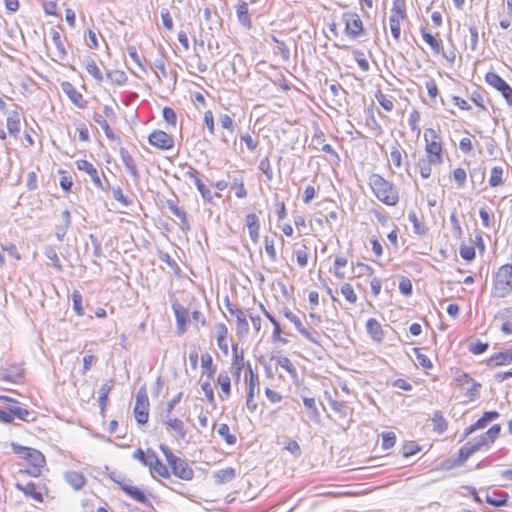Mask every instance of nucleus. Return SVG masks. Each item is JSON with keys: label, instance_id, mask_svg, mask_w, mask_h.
<instances>
[{"label": "nucleus", "instance_id": "obj_13", "mask_svg": "<svg viewBox=\"0 0 512 512\" xmlns=\"http://www.w3.org/2000/svg\"><path fill=\"white\" fill-rule=\"evenodd\" d=\"M484 80L487 85L501 93L507 105L512 107V87L495 71H488Z\"/></svg>", "mask_w": 512, "mask_h": 512}, {"label": "nucleus", "instance_id": "obj_31", "mask_svg": "<svg viewBox=\"0 0 512 512\" xmlns=\"http://www.w3.org/2000/svg\"><path fill=\"white\" fill-rule=\"evenodd\" d=\"M499 417V413L497 411H486L483 415L473 424L465 428L464 436H468L475 432L476 430L482 429L486 427L488 422H491Z\"/></svg>", "mask_w": 512, "mask_h": 512}, {"label": "nucleus", "instance_id": "obj_36", "mask_svg": "<svg viewBox=\"0 0 512 512\" xmlns=\"http://www.w3.org/2000/svg\"><path fill=\"white\" fill-rule=\"evenodd\" d=\"M340 294L351 306H355L359 300L355 287L350 282H342L340 285Z\"/></svg>", "mask_w": 512, "mask_h": 512}, {"label": "nucleus", "instance_id": "obj_55", "mask_svg": "<svg viewBox=\"0 0 512 512\" xmlns=\"http://www.w3.org/2000/svg\"><path fill=\"white\" fill-rule=\"evenodd\" d=\"M420 121H421V113L417 109H412L408 116V125L412 132H416L420 134Z\"/></svg>", "mask_w": 512, "mask_h": 512}, {"label": "nucleus", "instance_id": "obj_9", "mask_svg": "<svg viewBox=\"0 0 512 512\" xmlns=\"http://www.w3.org/2000/svg\"><path fill=\"white\" fill-rule=\"evenodd\" d=\"M512 293V264L501 265L494 274L492 297L504 298Z\"/></svg>", "mask_w": 512, "mask_h": 512}, {"label": "nucleus", "instance_id": "obj_28", "mask_svg": "<svg viewBox=\"0 0 512 512\" xmlns=\"http://www.w3.org/2000/svg\"><path fill=\"white\" fill-rule=\"evenodd\" d=\"M61 89L76 107L81 109L86 108L87 101L72 83L67 81L62 82Z\"/></svg>", "mask_w": 512, "mask_h": 512}, {"label": "nucleus", "instance_id": "obj_25", "mask_svg": "<svg viewBox=\"0 0 512 512\" xmlns=\"http://www.w3.org/2000/svg\"><path fill=\"white\" fill-rule=\"evenodd\" d=\"M166 206L170 212L179 220V225L182 231L190 230V223L186 211L178 205L177 199L166 200Z\"/></svg>", "mask_w": 512, "mask_h": 512}, {"label": "nucleus", "instance_id": "obj_41", "mask_svg": "<svg viewBox=\"0 0 512 512\" xmlns=\"http://www.w3.org/2000/svg\"><path fill=\"white\" fill-rule=\"evenodd\" d=\"M167 430L173 432L177 437L183 438L186 435L184 423L179 418H169L165 421Z\"/></svg>", "mask_w": 512, "mask_h": 512}, {"label": "nucleus", "instance_id": "obj_39", "mask_svg": "<svg viewBox=\"0 0 512 512\" xmlns=\"http://www.w3.org/2000/svg\"><path fill=\"white\" fill-rule=\"evenodd\" d=\"M509 500V495L501 491H493L487 493L485 496V502L494 507L506 506Z\"/></svg>", "mask_w": 512, "mask_h": 512}, {"label": "nucleus", "instance_id": "obj_16", "mask_svg": "<svg viewBox=\"0 0 512 512\" xmlns=\"http://www.w3.org/2000/svg\"><path fill=\"white\" fill-rule=\"evenodd\" d=\"M15 487L26 497L31 498L38 503H43L45 497L49 498V489L46 485H43L41 488H39L36 483L28 481L26 483H16Z\"/></svg>", "mask_w": 512, "mask_h": 512}, {"label": "nucleus", "instance_id": "obj_43", "mask_svg": "<svg viewBox=\"0 0 512 512\" xmlns=\"http://www.w3.org/2000/svg\"><path fill=\"white\" fill-rule=\"evenodd\" d=\"M120 158L127 171L134 177L138 176L137 164L133 156L125 149L120 150Z\"/></svg>", "mask_w": 512, "mask_h": 512}, {"label": "nucleus", "instance_id": "obj_57", "mask_svg": "<svg viewBox=\"0 0 512 512\" xmlns=\"http://www.w3.org/2000/svg\"><path fill=\"white\" fill-rule=\"evenodd\" d=\"M413 352L416 356V359L418 361V364L420 367H422L425 370H430L433 368V363L428 355L422 352V350L418 347H415L413 349Z\"/></svg>", "mask_w": 512, "mask_h": 512}, {"label": "nucleus", "instance_id": "obj_52", "mask_svg": "<svg viewBox=\"0 0 512 512\" xmlns=\"http://www.w3.org/2000/svg\"><path fill=\"white\" fill-rule=\"evenodd\" d=\"M503 175H504V170L502 167H500V166L493 167L490 171L489 185L491 187H499V186L503 185V183H504Z\"/></svg>", "mask_w": 512, "mask_h": 512}, {"label": "nucleus", "instance_id": "obj_44", "mask_svg": "<svg viewBox=\"0 0 512 512\" xmlns=\"http://www.w3.org/2000/svg\"><path fill=\"white\" fill-rule=\"evenodd\" d=\"M499 318L502 322L501 330L504 334H512V307L504 308L499 312Z\"/></svg>", "mask_w": 512, "mask_h": 512}, {"label": "nucleus", "instance_id": "obj_38", "mask_svg": "<svg viewBox=\"0 0 512 512\" xmlns=\"http://www.w3.org/2000/svg\"><path fill=\"white\" fill-rule=\"evenodd\" d=\"M105 77L110 86H122L128 80L125 71L120 69H112L107 71Z\"/></svg>", "mask_w": 512, "mask_h": 512}, {"label": "nucleus", "instance_id": "obj_29", "mask_svg": "<svg viewBox=\"0 0 512 512\" xmlns=\"http://www.w3.org/2000/svg\"><path fill=\"white\" fill-rule=\"evenodd\" d=\"M239 472V469L225 467L217 470L213 474V479L217 485H228L236 479V477L239 475Z\"/></svg>", "mask_w": 512, "mask_h": 512}, {"label": "nucleus", "instance_id": "obj_49", "mask_svg": "<svg viewBox=\"0 0 512 512\" xmlns=\"http://www.w3.org/2000/svg\"><path fill=\"white\" fill-rule=\"evenodd\" d=\"M375 98L386 112H391L394 109V98L384 94L382 90L378 89L375 92Z\"/></svg>", "mask_w": 512, "mask_h": 512}, {"label": "nucleus", "instance_id": "obj_11", "mask_svg": "<svg viewBox=\"0 0 512 512\" xmlns=\"http://www.w3.org/2000/svg\"><path fill=\"white\" fill-rule=\"evenodd\" d=\"M50 35L52 46L48 47L49 55L53 61L62 62L67 57V39L65 35L62 34L61 27L59 26L51 28Z\"/></svg>", "mask_w": 512, "mask_h": 512}, {"label": "nucleus", "instance_id": "obj_12", "mask_svg": "<svg viewBox=\"0 0 512 512\" xmlns=\"http://www.w3.org/2000/svg\"><path fill=\"white\" fill-rule=\"evenodd\" d=\"M75 164L79 171H82L90 176L93 185L97 189H100L102 191L108 190L109 184L105 174L102 171L99 172L98 169L93 165V163L86 159H78L75 162Z\"/></svg>", "mask_w": 512, "mask_h": 512}, {"label": "nucleus", "instance_id": "obj_26", "mask_svg": "<svg viewBox=\"0 0 512 512\" xmlns=\"http://www.w3.org/2000/svg\"><path fill=\"white\" fill-rule=\"evenodd\" d=\"M291 323L294 324L296 330L306 340H308L309 342H311L313 344H317V345L320 344L321 336H322L323 332L317 331V330L312 329V328L305 327L304 324L302 323V321L300 320V318L298 316H296L291 321Z\"/></svg>", "mask_w": 512, "mask_h": 512}, {"label": "nucleus", "instance_id": "obj_59", "mask_svg": "<svg viewBox=\"0 0 512 512\" xmlns=\"http://www.w3.org/2000/svg\"><path fill=\"white\" fill-rule=\"evenodd\" d=\"M236 12L239 21L247 26H250L249 7L244 1L240 2L236 7Z\"/></svg>", "mask_w": 512, "mask_h": 512}, {"label": "nucleus", "instance_id": "obj_35", "mask_svg": "<svg viewBox=\"0 0 512 512\" xmlns=\"http://www.w3.org/2000/svg\"><path fill=\"white\" fill-rule=\"evenodd\" d=\"M216 383L219 385L221 389L219 398L221 400H227L231 396V379L228 373H219L216 379Z\"/></svg>", "mask_w": 512, "mask_h": 512}, {"label": "nucleus", "instance_id": "obj_58", "mask_svg": "<svg viewBox=\"0 0 512 512\" xmlns=\"http://www.w3.org/2000/svg\"><path fill=\"white\" fill-rule=\"evenodd\" d=\"M382 442L381 447L383 450H391L397 441L396 434L393 431H386L381 434Z\"/></svg>", "mask_w": 512, "mask_h": 512}, {"label": "nucleus", "instance_id": "obj_46", "mask_svg": "<svg viewBox=\"0 0 512 512\" xmlns=\"http://www.w3.org/2000/svg\"><path fill=\"white\" fill-rule=\"evenodd\" d=\"M85 69L87 73L97 82L102 83L104 75L102 73L100 65L93 59L86 62Z\"/></svg>", "mask_w": 512, "mask_h": 512}, {"label": "nucleus", "instance_id": "obj_15", "mask_svg": "<svg viewBox=\"0 0 512 512\" xmlns=\"http://www.w3.org/2000/svg\"><path fill=\"white\" fill-rule=\"evenodd\" d=\"M350 266L352 268L356 266L361 270V273L358 276L364 275L368 278V283L371 288V294L374 298H377L382 291V280L381 278L376 276L374 268L364 262H352Z\"/></svg>", "mask_w": 512, "mask_h": 512}, {"label": "nucleus", "instance_id": "obj_45", "mask_svg": "<svg viewBox=\"0 0 512 512\" xmlns=\"http://www.w3.org/2000/svg\"><path fill=\"white\" fill-rule=\"evenodd\" d=\"M65 479L69 485H71L74 489L79 490L84 487L86 484V479L81 472L78 471H69L65 475Z\"/></svg>", "mask_w": 512, "mask_h": 512}, {"label": "nucleus", "instance_id": "obj_37", "mask_svg": "<svg viewBox=\"0 0 512 512\" xmlns=\"http://www.w3.org/2000/svg\"><path fill=\"white\" fill-rule=\"evenodd\" d=\"M217 434L228 446H233L237 443L238 437L235 433V429H231L226 423H221L218 425Z\"/></svg>", "mask_w": 512, "mask_h": 512}, {"label": "nucleus", "instance_id": "obj_1", "mask_svg": "<svg viewBox=\"0 0 512 512\" xmlns=\"http://www.w3.org/2000/svg\"><path fill=\"white\" fill-rule=\"evenodd\" d=\"M424 156L417 162L420 176L428 179L433 174V167L441 166L447 156L445 142L439 126L426 127L422 133Z\"/></svg>", "mask_w": 512, "mask_h": 512}, {"label": "nucleus", "instance_id": "obj_63", "mask_svg": "<svg viewBox=\"0 0 512 512\" xmlns=\"http://www.w3.org/2000/svg\"><path fill=\"white\" fill-rule=\"evenodd\" d=\"M421 451V446L415 441H407L402 446V455L409 458Z\"/></svg>", "mask_w": 512, "mask_h": 512}, {"label": "nucleus", "instance_id": "obj_60", "mask_svg": "<svg viewBox=\"0 0 512 512\" xmlns=\"http://www.w3.org/2000/svg\"><path fill=\"white\" fill-rule=\"evenodd\" d=\"M127 52L134 63L141 69L145 70V58L138 52V49L134 45L127 46Z\"/></svg>", "mask_w": 512, "mask_h": 512}, {"label": "nucleus", "instance_id": "obj_22", "mask_svg": "<svg viewBox=\"0 0 512 512\" xmlns=\"http://www.w3.org/2000/svg\"><path fill=\"white\" fill-rule=\"evenodd\" d=\"M365 330H366V333L368 334V336L370 337V339L374 343H376V344L383 343L385 336H386V332H385L383 325L381 324V322L379 320H377L376 318L367 319V321L365 323Z\"/></svg>", "mask_w": 512, "mask_h": 512}, {"label": "nucleus", "instance_id": "obj_34", "mask_svg": "<svg viewBox=\"0 0 512 512\" xmlns=\"http://www.w3.org/2000/svg\"><path fill=\"white\" fill-rule=\"evenodd\" d=\"M24 377V369L18 364L11 365L2 374V379L11 383H21Z\"/></svg>", "mask_w": 512, "mask_h": 512}, {"label": "nucleus", "instance_id": "obj_40", "mask_svg": "<svg viewBox=\"0 0 512 512\" xmlns=\"http://www.w3.org/2000/svg\"><path fill=\"white\" fill-rule=\"evenodd\" d=\"M432 429L437 434H443L448 429V421L441 411H435L431 418Z\"/></svg>", "mask_w": 512, "mask_h": 512}, {"label": "nucleus", "instance_id": "obj_30", "mask_svg": "<svg viewBox=\"0 0 512 512\" xmlns=\"http://www.w3.org/2000/svg\"><path fill=\"white\" fill-rule=\"evenodd\" d=\"M261 310L263 311L264 316L270 321L273 326L272 332V341L274 343L287 344L288 339L282 336V328L280 322L265 309L263 304H260Z\"/></svg>", "mask_w": 512, "mask_h": 512}, {"label": "nucleus", "instance_id": "obj_10", "mask_svg": "<svg viewBox=\"0 0 512 512\" xmlns=\"http://www.w3.org/2000/svg\"><path fill=\"white\" fill-rule=\"evenodd\" d=\"M150 415V400L147 393L146 387H141L138 389L135 396V404L133 407V416L135 418L136 423L139 426H144L149 421Z\"/></svg>", "mask_w": 512, "mask_h": 512}, {"label": "nucleus", "instance_id": "obj_53", "mask_svg": "<svg viewBox=\"0 0 512 512\" xmlns=\"http://www.w3.org/2000/svg\"><path fill=\"white\" fill-rule=\"evenodd\" d=\"M369 245L376 259H379L384 255V246L379 235H372L369 238Z\"/></svg>", "mask_w": 512, "mask_h": 512}, {"label": "nucleus", "instance_id": "obj_23", "mask_svg": "<svg viewBox=\"0 0 512 512\" xmlns=\"http://www.w3.org/2000/svg\"><path fill=\"white\" fill-rule=\"evenodd\" d=\"M244 224L248 230L249 237L254 244L260 240L261 222L260 217L255 212H249L244 217Z\"/></svg>", "mask_w": 512, "mask_h": 512}, {"label": "nucleus", "instance_id": "obj_51", "mask_svg": "<svg viewBox=\"0 0 512 512\" xmlns=\"http://www.w3.org/2000/svg\"><path fill=\"white\" fill-rule=\"evenodd\" d=\"M260 392V378L257 372L250 369L248 378L247 394L258 395Z\"/></svg>", "mask_w": 512, "mask_h": 512}, {"label": "nucleus", "instance_id": "obj_20", "mask_svg": "<svg viewBox=\"0 0 512 512\" xmlns=\"http://www.w3.org/2000/svg\"><path fill=\"white\" fill-rule=\"evenodd\" d=\"M231 364L232 375L236 379L240 377V374L244 369H247L248 372L252 369L250 362L245 360L244 351L240 350L236 345L232 346Z\"/></svg>", "mask_w": 512, "mask_h": 512}, {"label": "nucleus", "instance_id": "obj_17", "mask_svg": "<svg viewBox=\"0 0 512 512\" xmlns=\"http://www.w3.org/2000/svg\"><path fill=\"white\" fill-rule=\"evenodd\" d=\"M147 140L152 147L161 151L171 150L175 145L174 137L161 129L153 130Z\"/></svg>", "mask_w": 512, "mask_h": 512}, {"label": "nucleus", "instance_id": "obj_48", "mask_svg": "<svg viewBox=\"0 0 512 512\" xmlns=\"http://www.w3.org/2000/svg\"><path fill=\"white\" fill-rule=\"evenodd\" d=\"M470 100L477 107L478 113H488V102L489 100L485 98L479 91H473L470 95Z\"/></svg>", "mask_w": 512, "mask_h": 512}, {"label": "nucleus", "instance_id": "obj_33", "mask_svg": "<svg viewBox=\"0 0 512 512\" xmlns=\"http://www.w3.org/2000/svg\"><path fill=\"white\" fill-rule=\"evenodd\" d=\"M114 386V383L112 380H109L105 383H103L99 388V396H98V403L100 408V414L104 417L106 412V407L109 400L110 392L112 391Z\"/></svg>", "mask_w": 512, "mask_h": 512}, {"label": "nucleus", "instance_id": "obj_8", "mask_svg": "<svg viewBox=\"0 0 512 512\" xmlns=\"http://www.w3.org/2000/svg\"><path fill=\"white\" fill-rule=\"evenodd\" d=\"M160 450L166 459L171 475L184 481L192 480L194 471L185 459L176 456L167 445L161 444Z\"/></svg>", "mask_w": 512, "mask_h": 512}, {"label": "nucleus", "instance_id": "obj_24", "mask_svg": "<svg viewBox=\"0 0 512 512\" xmlns=\"http://www.w3.org/2000/svg\"><path fill=\"white\" fill-rule=\"evenodd\" d=\"M172 309L176 321V331L178 335H183L187 331L189 322V311L179 303H173Z\"/></svg>", "mask_w": 512, "mask_h": 512}, {"label": "nucleus", "instance_id": "obj_47", "mask_svg": "<svg viewBox=\"0 0 512 512\" xmlns=\"http://www.w3.org/2000/svg\"><path fill=\"white\" fill-rule=\"evenodd\" d=\"M450 178L454 181L457 189H463L466 186L468 175L464 168L456 167L451 172Z\"/></svg>", "mask_w": 512, "mask_h": 512}, {"label": "nucleus", "instance_id": "obj_54", "mask_svg": "<svg viewBox=\"0 0 512 512\" xmlns=\"http://www.w3.org/2000/svg\"><path fill=\"white\" fill-rule=\"evenodd\" d=\"M409 221L413 225V230L417 235H425L427 233V227L424 222L417 216L415 212H410L408 215Z\"/></svg>", "mask_w": 512, "mask_h": 512}, {"label": "nucleus", "instance_id": "obj_21", "mask_svg": "<svg viewBox=\"0 0 512 512\" xmlns=\"http://www.w3.org/2000/svg\"><path fill=\"white\" fill-rule=\"evenodd\" d=\"M423 41L428 45L435 55L444 54V44L439 33L432 34L426 26L420 28Z\"/></svg>", "mask_w": 512, "mask_h": 512}, {"label": "nucleus", "instance_id": "obj_27", "mask_svg": "<svg viewBox=\"0 0 512 512\" xmlns=\"http://www.w3.org/2000/svg\"><path fill=\"white\" fill-rule=\"evenodd\" d=\"M489 368L512 364V347L493 353L486 361Z\"/></svg>", "mask_w": 512, "mask_h": 512}, {"label": "nucleus", "instance_id": "obj_3", "mask_svg": "<svg viewBox=\"0 0 512 512\" xmlns=\"http://www.w3.org/2000/svg\"><path fill=\"white\" fill-rule=\"evenodd\" d=\"M13 453L25 463L24 472L34 478L42 475L47 461L45 455L38 449L23 446L15 442L10 443Z\"/></svg>", "mask_w": 512, "mask_h": 512}, {"label": "nucleus", "instance_id": "obj_62", "mask_svg": "<svg viewBox=\"0 0 512 512\" xmlns=\"http://www.w3.org/2000/svg\"><path fill=\"white\" fill-rule=\"evenodd\" d=\"M11 412L14 417H17L22 421L30 422L35 420V416L33 415L34 413L23 407H12Z\"/></svg>", "mask_w": 512, "mask_h": 512}, {"label": "nucleus", "instance_id": "obj_61", "mask_svg": "<svg viewBox=\"0 0 512 512\" xmlns=\"http://www.w3.org/2000/svg\"><path fill=\"white\" fill-rule=\"evenodd\" d=\"M41 5L46 15L61 18L56 0H41Z\"/></svg>", "mask_w": 512, "mask_h": 512}, {"label": "nucleus", "instance_id": "obj_64", "mask_svg": "<svg viewBox=\"0 0 512 512\" xmlns=\"http://www.w3.org/2000/svg\"><path fill=\"white\" fill-rule=\"evenodd\" d=\"M506 2V14L503 16L500 21L499 25L502 29H508L511 26L512 23V0H505Z\"/></svg>", "mask_w": 512, "mask_h": 512}, {"label": "nucleus", "instance_id": "obj_56", "mask_svg": "<svg viewBox=\"0 0 512 512\" xmlns=\"http://www.w3.org/2000/svg\"><path fill=\"white\" fill-rule=\"evenodd\" d=\"M235 329L237 336L240 338L245 337L248 334L249 323L244 313L236 318Z\"/></svg>", "mask_w": 512, "mask_h": 512}, {"label": "nucleus", "instance_id": "obj_18", "mask_svg": "<svg viewBox=\"0 0 512 512\" xmlns=\"http://www.w3.org/2000/svg\"><path fill=\"white\" fill-rule=\"evenodd\" d=\"M213 334L216 339V344L223 355H228L229 352V327L226 322H218L213 327Z\"/></svg>", "mask_w": 512, "mask_h": 512}, {"label": "nucleus", "instance_id": "obj_7", "mask_svg": "<svg viewBox=\"0 0 512 512\" xmlns=\"http://www.w3.org/2000/svg\"><path fill=\"white\" fill-rule=\"evenodd\" d=\"M406 0H392L388 24L394 41L399 42L402 35V26L408 22Z\"/></svg>", "mask_w": 512, "mask_h": 512}, {"label": "nucleus", "instance_id": "obj_6", "mask_svg": "<svg viewBox=\"0 0 512 512\" xmlns=\"http://www.w3.org/2000/svg\"><path fill=\"white\" fill-rule=\"evenodd\" d=\"M450 372L453 375V385L460 391L465 401H475L480 395L481 384L460 368L453 367L450 369Z\"/></svg>", "mask_w": 512, "mask_h": 512}, {"label": "nucleus", "instance_id": "obj_5", "mask_svg": "<svg viewBox=\"0 0 512 512\" xmlns=\"http://www.w3.org/2000/svg\"><path fill=\"white\" fill-rule=\"evenodd\" d=\"M132 456L135 460L139 461L144 466H147L153 477H159L162 479L171 478L168 465L161 461L153 449L147 448L146 450H143L138 448L133 452Z\"/></svg>", "mask_w": 512, "mask_h": 512}, {"label": "nucleus", "instance_id": "obj_2", "mask_svg": "<svg viewBox=\"0 0 512 512\" xmlns=\"http://www.w3.org/2000/svg\"><path fill=\"white\" fill-rule=\"evenodd\" d=\"M501 432V425L495 424L486 432L477 436L474 440L466 442L460 447L455 458L443 462V468L450 470L460 467L475 453L491 448Z\"/></svg>", "mask_w": 512, "mask_h": 512}, {"label": "nucleus", "instance_id": "obj_19", "mask_svg": "<svg viewBox=\"0 0 512 512\" xmlns=\"http://www.w3.org/2000/svg\"><path fill=\"white\" fill-rule=\"evenodd\" d=\"M13 106L14 109L6 118V127L9 135L17 138L21 131L22 122L25 118L22 112V108L17 104H14Z\"/></svg>", "mask_w": 512, "mask_h": 512}, {"label": "nucleus", "instance_id": "obj_4", "mask_svg": "<svg viewBox=\"0 0 512 512\" xmlns=\"http://www.w3.org/2000/svg\"><path fill=\"white\" fill-rule=\"evenodd\" d=\"M369 188L374 197L382 204L394 207L400 201L396 185L378 173H373L368 179Z\"/></svg>", "mask_w": 512, "mask_h": 512}, {"label": "nucleus", "instance_id": "obj_14", "mask_svg": "<svg viewBox=\"0 0 512 512\" xmlns=\"http://www.w3.org/2000/svg\"><path fill=\"white\" fill-rule=\"evenodd\" d=\"M342 17L345 24L344 32L348 38L357 39L364 34L363 21L356 12L344 13Z\"/></svg>", "mask_w": 512, "mask_h": 512}, {"label": "nucleus", "instance_id": "obj_32", "mask_svg": "<svg viewBox=\"0 0 512 512\" xmlns=\"http://www.w3.org/2000/svg\"><path fill=\"white\" fill-rule=\"evenodd\" d=\"M349 265V260L344 255H337L334 259L331 272L334 277L339 281H344L347 278L346 268Z\"/></svg>", "mask_w": 512, "mask_h": 512}, {"label": "nucleus", "instance_id": "obj_42", "mask_svg": "<svg viewBox=\"0 0 512 512\" xmlns=\"http://www.w3.org/2000/svg\"><path fill=\"white\" fill-rule=\"evenodd\" d=\"M201 368L202 373L207 376V379H212L216 373V366L213 358L209 353L201 355Z\"/></svg>", "mask_w": 512, "mask_h": 512}, {"label": "nucleus", "instance_id": "obj_50", "mask_svg": "<svg viewBox=\"0 0 512 512\" xmlns=\"http://www.w3.org/2000/svg\"><path fill=\"white\" fill-rule=\"evenodd\" d=\"M276 364L284 369L292 378H297V368L287 356H278Z\"/></svg>", "mask_w": 512, "mask_h": 512}]
</instances>
